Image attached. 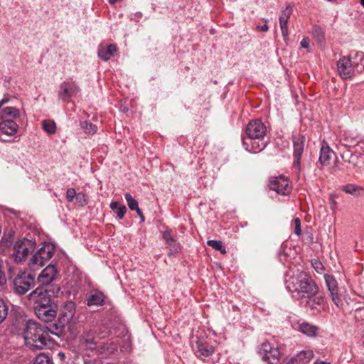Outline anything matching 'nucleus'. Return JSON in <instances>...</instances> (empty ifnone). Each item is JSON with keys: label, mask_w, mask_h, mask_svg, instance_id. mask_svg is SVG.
Instances as JSON below:
<instances>
[{"label": "nucleus", "mask_w": 364, "mask_h": 364, "mask_svg": "<svg viewBox=\"0 0 364 364\" xmlns=\"http://www.w3.org/2000/svg\"><path fill=\"white\" fill-rule=\"evenodd\" d=\"M36 248V242L26 238L17 240L13 247L12 257L15 262L21 263L28 255L33 252Z\"/></svg>", "instance_id": "obj_6"}, {"label": "nucleus", "mask_w": 364, "mask_h": 364, "mask_svg": "<svg viewBox=\"0 0 364 364\" xmlns=\"http://www.w3.org/2000/svg\"><path fill=\"white\" fill-rule=\"evenodd\" d=\"M75 314V305L73 301L67 302L60 313V321L63 325L68 324L73 320Z\"/></svg>", "instance_id": "obj_15"}, {"label": "nucleus", "mask_w": 364, "mask_h": 364, "mask_svg": "<svg viewBox=\"0 0 364 364\" xmlns=\"http://www.w3.org/2000/svg\"><path fill=\"white\" fill-rule=\"evenodd\" d=\"M8 102L6 97L0 101V140L3 141H10L18 129L15 120L19 117L20 111L13 106L4 107Z\"/></svg>", "instance_id": "obj_4"}, {"label": "nucleus", "mask_w": 364, "mask_h": 364, "mask_svg": "<svg viewBox=\"0 0 364 364\" xmlns=\"http://www.w3.org/2000/svg\"><path fill=\"white\" fill-rule=\"evenodd\" d=\"M56 274L55 267L50 264L48 265L38 277V282L41 284L39 287H43L48 289L47 286L55 279Z\"/></svg>", "instance_id": "obj_13"}, {"label": "nucleus", "mask_w": 364, "mask_h": 364, "mask_svg": "<svg viewBox=\"0 0 364 364\" xmlns=\"http://www.w3.org/2000/svg\"><path fill=\"white\" fill-rule=\"evenodd\" d=\"M313 264V267H314V269L318 272H319L320 270H322L323 269V264L318 262V261H315L314 263H312Z\"/></svg>", "instance_id": "obj_42"}, {"label": "nucleus", "mask_w": 364, "mask_h": 364, "mask_svg": "<svg viewBox=\"0 0 364 364\" xmlns=\"http://www.w3.org/2000/svg\"><path fill=\"white\" fill-rule=\"evenodd\" d=\"M360 3L364 7V0H360Z\"/></svg>", "instance_id": "obj_53"}, {"label": "nucleus", "mask_w": 364, "mask_h": 364, "mask_svg": "<svg viewBox=\"0 0 364 364\" xmlns=\"http://www.w3.org/2000/svg\"><path fill=\"white\" fill-rule=\"evenodd\" d=\"M124 198L127 203V205L131 210H134L139 207L138 202L129 193H126L124 194Z\"/></svg>", "instance_id": "obj_33"}, {"label": "nucleus", "mask_w": 364, "mask_h": 364, "mask_svg": "<svg viewBox=\"0 0 364 364\" xmlns=\"http://www.w3.org/2000/svg\"><path fill=\"white\" fill-rule=\"evenodd\" d=\"M77 193L75 188H70L66 192V199L68 202H72L75 198H76Z\"/></svg>", "instance_id": "obj_35"}, {"label": "nucleus", "mask_w": 364, "mask_h": 364, "mask_svg": "<svg viewBox=\"0 0 364 364\" xmlns=\"http://www.w3.org/2000/svg\"><path fill=\"white\" fill-rule=\"evenodd\" d=\"M357 143L355 139L349 140L348 138L345 137L341 140V144L345 146H352Z\"/></svg>", "instance_id": "obj_40"}, {"label": "nucleus", "mask_w": 364, "mask_h": 364, "mask_svg": "<svg viewBox=\"0 0 364 364\" xmlns=\"http://www.w3.org/2000/svg\"><path fill=\"white\" fill-rule=\"evenodd\" d=\"M338 72L343 79H350L354 75L355 70L353 57L343 56L337 63Z\"/></svg>", "instance_id": "obj_9"}, {"label": "nucleus", "mask_w": 364, "mask_h": 364, "mask_svg": "<svg viewBox=\"0 0 364 364\" xmlns=\"http://www.w3.org/2000/svg\"><path fill=\"white\" fill-rule=\"evenodd\" d=\"M116 349V346H114V347L112 348V350H115Z\"/></svg>", "instance_id": "obj_57"}, {"label": "nucleus", "mask_w": 364, "mask_h": 364, "mask_svg": "<svg viewBox=\"0 0 364 364\" xmlns=\"http://www.w3.org/2000/svg\"><path fill=\"white\" fill-rule=\"evenodd\" d=\"M59 355H60V357H63L64 355L62 353H59Z\"/></svg>", "instance_id": "obj_56"}, {"label": "nucleus", "mask_w": 364, "mask_h": 364, "mask_svg": "<svg viewBox=\"0 0 364 364\" xmlns=\"http://www.w3.org/2000/svg\"><path fill=\"white\" fill-rule=\"evenodd\" d=\"M360 364H364V358L360 360Z\"/></svg>", "instance_id": "obj_54"}, {"label": "nucleus", "mask_w": 364, "mask_h": 364, "mask_svg": "<svg viewBox=\"0 0 364 364\" xmlns=\"http://www.w3.org/2000/svg\"><path fill=\"white\" fill-rule=\"evenodd\" d=\"M48 262L38 253H35L28 262V267L31 270H36L46 265Z\"/></svg>", "instance_id": "obj_23"}, {"label": "nucleus", "mask_w": 364, "mask_h": 364, "mask_svg": "<svg viewBox=\"0 0 364 364\" xmlns=\"http://www.w3.org/2000/svg\"><path fill=\"white\" fill-rule=\"evenodd\" d=\"M296 329L309 337H316L318 333V328L316 326L305 321L299 323Z\"/></svg>", "instance_id": "obj_19"}, {"label": "nucleus", "mask_w": 364, "mask_h": 364, "mask_svg": "<svg viewBox=\"0 0 364 364\" xmlns=\"http://www.w3.org/2000/svg\"><path fill=\"white\" fill-rule=\"evenodd\" d=\"M134 210H136V212L139 216H140L143 214L142 211L141 210V209L139 207L136 209H135Z\"/></svg>", "instance_id": "obj_48"}, {"label": "nucleus", "mask_w": 364, "mask_h": 364, "mask_svg": "<svg viewBox=\"0 0 364 364\" xmlns=\"http://www.w3.org/2000/svg\"><path fill=\"white\" fill-rule=\"evenodd\" d=\"M259 353L268 364H277L279 361L281 353L279 348L273 347L268 342L262 344Z\"/></svg>", "instance_id": "obj_8"}, {"label": "nucleus", "mask_w": 364, "mask_h": 364, "mask_svg": "<svg viewBox=\"0 0 364 364\" xmlns=\"http://www.w3.org/2000/svg\"><path fill=\"white\" fill-rule=\"evenodd\" d=\"M80 126L82 129L86 134H93L97 132V127L95 124L90 123L87 121L82 122Z\"/></svg>", "instance_id": "obj_31"}, {"label": "nucleus", "mask_w": 364, "mask_h": 364, "mask_svg": "<svg viewBox=\"0 0 364 364\" xmlns=\"http://www.w3.org/2000/svg\"><path fill=\"white\" fill-rule=\"evenodd\" d=\"M300 45L302 48H308L309 47V40L308 38H304L301 43H300Z\"/></svg>", "instance_id": "obj_43"}, {"label": "nucleus", "mask_w": 364, "mask_h": 364, "mask_svg": "<svg viewBox=\"0 0 364 364\" xmlns=\"http://www.w3.org/2000/svg\"><path fill=\"white\" fill-rule=\"evenodd\" d=\"M43 129L46 132L53 134L56 132V124L55 122L51 120H43L42 122Z\"/></svg>", "instance_id": "obj_29"}, {"label": "nucleus", "mask_w": 364, "mask_h": 364, "mask_svg": "<svg viewBox=\"0 0 364 364\" xmlns=\"http://www.w3.org/2000/svg\"><path fill=\"white\" fill-rule=\"evenodd\" d=\"M286 288L296 299H311L318 292V287L312 279L302 271L289 270L285 275Z\"/></svg>", "instance_id": "obj_1"}, {"label": "nucleus", "mask_w": 364, "mask_h": 364, "mask_svg": "<svg viewBox=\"0 0 364 364\" xmlns=\"http://www.w3.org/2000/svg\"><path fill=\"white\" fill-rule=\"evenodd\" d=\"M119 219H122L127 213V208L124 205H120L115 211Z\"/></svg>", "instance_id": "obj_38"}, {"label": "nucleus", "mask_w": 364, "mask_h": 364, "mask_svg": "<svg viewBox=\"0 0 364 364\" xmlns=\"http://www.w3.org/2000/svg\"><path fill=\"white\" fill-rule=\"evenodd\" d=\"M306 305L311 309H316L317 306H321L324 304L325 298L321 295L314 296L311 299H308Z\"/></svg>", "instance_id": "obj_25"}, {"label": "nucleus", "mask_w": 364, "mask_h": 364, "mask_svg": "<svg viewBox=\"0 0 364 364\" xmlns=\"http://www.w3.org/2000/svg\"><path fill=\"white\" fill-rule=\"evenodd\" d=\"M8 312V304L3 299H0V323L6 319Z\"/></svg>", "instance_id": "obj_34"}, {"label": "nucleus", "mask_w": 364, "mask_h": 364, "mask_svg": "<svg viewBox=\"0 0 364 364\" xmlns=\"http://www.w3.org/2000/svg\"><path fill=\"white\" fill-rule=\"evenodd\" d=\"M341 190L345 191L346 193L353 196H358L360 195L362 188L354 184H348L346 186H342Z\"/></svg>", "instance_id": "obj_28"}, {"label": "nucleus", "mask_w": 364, "mask_h": 364, "mask_svg": "<svg viewBox=\"0 0 364 364\" xmlns=\"http://www.w3.org/2000/svg\"><path fill=\"white\" fill-rule=\"evenodd\" d=\"M80 91L79 86L73 80L65 81L60 85L58 97L63 102L76 96Z\"/></svg>", "instance_id": "obj_10"}, {"label": "nucleus", "mask_w": 364, "mask_h": 364, "mask_svg": "<svg viewBox=\"0 0 364 364\" xmlns=\"http://www.w3.org/2000/svg\"><path fill=\"white\" fill-rule=\"evenodd\" d=\"M76 200L80 205H85L87 204V196L84 193L80 192L77 193Z\"/></svg>", "instance_id": "obj_36"}, {"label": "nucleus", "mask_w": 364, "mask_h": 364, "mask_svg": "<svg viewBox=\"0 0 364 364\" xmlns=\"http://www.w3.org/2000/svg\"><path fill=\"white\" fill-rule=\"evenodd\" d=\"M117 46L114 44H109L107 46H102L99 48L97 55L100 58L104 61H107L117 52Z\"/></svg>", "instance_id": "obj_20"}, {"label": "nucleus", "mask_w": 364, "mask_h": 364, "mask_svg": "<svg viewBox=\"0 0 364 364\" xmlns=\"http://www.w3.org/2000/svg\"><path fill=\"white\" fill-rule=\"evenodd\" d=\"M361 341H362L363 345H364V333L361 336Z\"/></svg>", "instance_id": "obj_52"}, {"label": "nucleus", "mask_w": 364, "mask_h": 364, "mask_svg": "<svg viewBox=\"0 0 364 364\" xmlns=\"http://www.w3.org/2000/svg\"><path fill=\"white\" fill-rule=\"evenodd\" d=\"M258 29H259L261 31L266 32L268 31L269 27L267 24H264L261 26H257Z\"/></svg>", "instance_id": "obj_46"}, {"label": "nucleus", "mask_w": 364, "mask_h": 364, "mask_svg": "<svg viewBox=\"0 0 364 364\" xmlns=\"http://www.w3.org/2000/svg\"><path fill=\"white\" fill-rule=\"evenodd\" d=\"M305 138L302 135L295 136L293 138L294 156V161L293 166L296 168H299L301 163V156L304 151Z\"/></svg>", "instance_id": "obj_14"}, {"label": "nucleus", "mask_w": 364, "mask_h": 364, "mask_svg": "<svg viewBox=\"0 0 364 364\" xmlns=\"http://www.w3.org/2000/svg\"><path fill=\"white\" fill-rule=\"evenodd\" d=\"M35 284L34 277L26 272L18 274L14 280V289L16 294L26 293Z\"/></svg>", "instance_id": "obj_7"}, {"label": "nucleus", "mask_w": 364, "mask_h": 364, "mask_svg": "<svg viewBox=\"0 0 364 364\" xmlns=\"http://www.w3.org/2000/svg\"><path fill=\"white\" fill-rule=\"evenodd\" d=\"M163 238L166 240V245L168 246L172 245V242H173V238L171 236L169 231H165L163 233Z\"/></svg>", "instance_id": "obj_37"}, {"label": "nucleus", "mask_w": 364, "mask_h": 364, "mask_svg": "<svg viewBox=\"0 0 364 364\" xmlns=\"http://www.w3.org/2000/svg\"><path fill=\"white\" fill-rule=\"evenodd\" d=\"M269 187L281 195H288L291 190L287 178L283 176L271 178Z\"/></svg>", "instance_id": "obj_11"}, {"label": "nucleus", "mask_w": 364, "mask_h": 364, "mask_svg": "<svg viewBox=\"0 0 364 364\" xmlns=\"http://www.w3.org/2000/svg\"><path fill=\"white\" fill-rule=\"evenodd\" d=\"M314 364H331V363L330 362H327V361H324V360H316L314 362Z\"/></svg>", "instance_id": "obj_47"}, {"label": "nucleus", "mask_w": 364, "mask_h": 364, "mask_svg": "<svg viewBox=\"0 0 364 364\" xmlns=\"http://www.w3.org/2000/svg\"><path fill=\"white\" fill-rule=\"evenodd\" d=\"M139 217H140L141 221L144 222L145 219H144V217L143 214L141 215H140Z\"/></svg>", "instance_id": "obj_51"}, {"label": "nucleus", "mask_w": 364, "mask_h": 364, "mask_svg": "<svg viewBox=\"0 0 364 364\" xmlns=\"http://www.w3.org/2000/svg\"><path fill=\"white\" fill-rule=\"evenodd\" d=\"M52 332L46 325L29 320L23 329L25 344L31 350H41L50 342Z\"/></svg>", "instance_id": "obj_3"}, {"label": "nucleus", "mask_w": 364, "mask_h": 364, "mask_svg": "<svg viewBox=\"0 0 364 364\" xmlns=\"http://www.w3.org/2000/svg\"><path fill=\"white\" fill-rule=\"evenodd\" d=\"M85 363V364H93V362H92V360H86Z\"/></svg>", "instance_id": "obj_50"}, {"label": "nucleus", "mask_w": 364, "mask_h": 364, "mask_svg": "<svg viewBox=\"0 0 364 364\" xmlns=\"http://www.w3.org/2000/svg\"><path fill=\"white\" fill-rule=\"evenodd\" d=\"M50 290L38 287L29 295L28 299L34 303V311L38 318L45 322L52 321L57 315V305L52 302Z\"/></svg>", "instance_id": "obj_2"}, {"label": "nucleus", "mask_w": 364, "mask_h": 364, "mask_svg": "<svg viewBox=\"0 0 364 364\" xmlns=\"http://www.w3.org/2000/svg\"><path fill=\"white\" fill-rule=\"evenodd\" d=\"M314 352L311 350H303L296 355L300 364L308 363L314 357Z\"/></svg>", "instance_id": "obj_26"}, {"label": "nucleus", "mask_w": 364, "mask_h": 364, "mask_svg": "<svg viewBox=\"0 0 364 364\" xmlns=\"http://www.w3.org/2000/svg\"><path fill=\"white\" fill-rule=\"evenodd\" d=\"M207 244L214 250L220 251L222 254L226 253V250L223 245V242L220 240H210L207 242Z\"/></svg>", "instance_id": "obj_32"}, {"label": "nucleus", "mask_w": 364, "mask_h": 364, "mask_svg": "<svg viewBox=\"0 0 364 364\" xmlns=\"http://www.w3.org/2000/svg\"><path fill=\"white\" fill-rule=\"evenodd\" d=\"M267 128L264 124L259 119L250 122L246 127L247 137L242 139L245 149L252 153H258L262 151L267 146L264 141Z\"/></svg>", "instance_id": "obj_5"}, {"label": "nucleus", "mask_w": 364, "mask_h": 364, "mask_svg": "<svg viewBox=\"0 0 364 364\" xmlns=\"http://www.w3.org/2000/svg\"><path fill=\"white\" fill-rule=\"evenodd\" d=\"M287 364H300V362H299V359L296 355L292 357Z\"/></svg>", "instance_id": "obj_45"}, {"label": "nucleus", "mask_w": 364, "mask_h": 364, "mask_svg": "<svg viewBox=\"0 0 364 364\" xmlns=\"http://www.w3.org/2000/svg\"><path fill=\"white\" fill-rule=\"evenodd\" d=\"M326 285L329 291V295L334 304L340 307L342 304V300L338 294V283L334 277L328 274L324 276Z\"/></svg>", "instance_id": "obj_12"}, {"label": "nucleus", "mask_w": 364, "mask_h": 364, "mask_svg": "<svg viewBox=\"0 0 364 364\" xmlns=\"http://www.w3.org/2000/svg\"><path fill=\"white\" fill-rule=\"evenodd\" d=\"M59 355H60V357H63L64 355L62 353H59Z\"/></svg>", "instance_id": "obj_55"}, {"label": "nucleus", "mask_w": 364, "mask_h": 364, "mask_svg": "<svg viewBox=\"0 0 364 364\" xmlns=\"http://www.w3.org/2000/svg\"><path fill=\"white\" fill-rule=\"evenodd\" d=\"M196 348L200 355L208 357L213 353V347L207 343L203 338H198L196 341Z\"/></svg>", "instance_id": "obj_17"}, {"label": "nucleus", "mask_w": 364, "mask_h": 364, "mask_svg": "<svg viewBox=\"0 0 364 364\" xmlns=\"http://www.w3.org/2000/svg\"><path fill=\"white\" fill-rule=\"evenodd\" d=\"M353 62L358 73H361L364 70V54L363 53H356L353 56Z\"/></svg>", "instance_id": "obj_27"}, {"label": "nucleus", "mask_w": 364, "mask_h": 364, "mask_svg": "<svg viewBox=\"0 0 364 364\" xmlns=\"http://www.w3.org/2000/svg\"><path fill=\"white\" fill-rule=\"evenodd\" d=\"M119 202L117 201H114V202H112L109 205V208H111V210H112L113 211H116L117 210V208L119 207Z\"/></svg>", "instance_id": "obj_44"}, {"label": "nucleus", "mask_w": 364, "mask_h": 364, "mask_svg": "<svg viewBox=\"0 0 364 364\" xmlns=\"http://www.w3.org/2000/svg\"><path fill=\"white\" fill-rule=\"evenodd\" d=\"M332 154H333V151L328 143L323 141L320 149L319 162L323 166L328 165Z\"/></svg>", "instance_id": "obj_18"}, {"label": "nucleus", "mask_w": 364, "mask_h": 364, "mask_svg": "<svg viewBox=\"0 0 364 364\" xmlns=\"http://www.w3.org/2000/svg\"><path fill=\"white\" fill-rule=\"evenodd\" d=\"M292 13V8L289 6L284 9L279 16V24L282 36L285 38L288 36L287 23Z\"/></svg>", "instance_id": "obj_16"}, {"label": "nucleus", "mask_w": 364, "mask_h": 364, "mask_svg": "<svg viewBox=\"0 0 364 364\" xmlns=\"http://www.w3.org/2000/svg\"><path fill=\"white\" fill-rule=\"evenodd\" d=\"M104 295L100 292H95L91 294L87 299V305L90 306H100L104 303Z\"/></svg>", "instance_id": "obj_24"}, {"label": "nucleus", "mask_w": 364, "mask_h": 364, "mask_svg": "<svg viewBox=\"0 0 364 364\" xmlns=\"http://www.w3.org/2000/svg\"><path fill=\"white\" fill-rule=\"evenodd\" d=\"M168 247L170 248L171 253L177 252L181 249L180 245L178 242H176V241L175 240H173V242H172V245L168 246Z\"/></svg>", "instance_id": "obj_41"}, {"label": "nucleus", "mask_w": 364, "mask_h": 364, "mask_svg": "<svg viewBox=\"0 0 364 364\" xmlns=\"http://www.w3.org/2000/svg\"><path fill=\"white\" fill-rule=\"evenodd\" d=\"M294 221L295 225L294 233L297 235H300L301 233V221L298 218H295Z\"/></svg>", "instance_id": "obj_39"}, {"label": "nucleus", "mask_w": 364, "mask_h": 364, "mask_svg": "<svg viewBox=\"0 0 364 364\" xmlns=\"http://www.w3.org/2000/svg\"><path fill=\"white\" fill-rule=\"evenodd\" d=\"M54 252V245L51 243H46L36 252V253L41 255V257L48 262L53 256Z\"/></svg>", "instance_id": "obj_22"}, {"label": "nucleus", "mask_w": 364, "mask_h": 364, "mask_svg": "<svg viewBox=\"0 0 364 364\" xmlns=\"http://www.w3.org/2000/svg\"><path fill=\"white\" fill-rule=\"evenodd\" d=\"M80 342L82 345L90 349H94L97 345L96 338L92 331H85L81 336Z\"/></svg>", "instance_id": "obj_21"}, {"label": "nucleus", "mask_w": 364, "mask_h": 364, "mask_svg": "<svg viewBox=\"0 0 364 364\" xmlns=\"http://www.w3.org/2000/svg\"><path fill=\"white\" fill-rule=\"evenodd\" d=\"M312 35L318 43H321L324 41V33L320 26H314L313 27Z\"/></svg>", "instance_id": "obj_30"}, {"label": "nucleus", "mask_w": 364, "mask_h": 364, "mask_svg": "<svg viewBox=\"0 0 364 364\" xmlns=\"http://www.w3.org/2000/svg\"><path fill=\"white\" fill-rule=\"evenodd\" d=\"M119 0H109V3L110 4H115L117 1H118Z\"/></svg>", "instance_id": "obj_49"}, {"label": "nucleus", "mask_w": 364, "mask_h": 364, "mask_svg": "<svg viewBox=\"0 0 364 364\" xmlns=\"http://www.w3.org/2000/svg\"><path fill=\"white\" fill-rule=\"evenodd\" d=\"M328 1H332L333 0H327Z\"/></svg>", "instance_id": "obj_58"}]
</instances>
